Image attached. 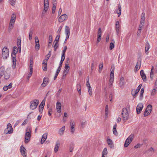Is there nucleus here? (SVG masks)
I'll use <instances>...</instances> for the list:
<instances>
[{
    "label": "nucleus",
    "mask_w": 157,
    "mask_h": 157,
    "mask_svg": "<svg viewBox=\"0 0 157 157\" xmlns=\"http://www.w3.org/2000/svg\"><path fill=\"white\" fill-rule=\"evenodd\" d=\"M2 55L3 58L6 59L9 57V52L6 53L5 52H2Z\"/></svg>",
    "instance_id": "20"
},
{
    "label": "nucleus",
    "mask_w": 157,
    "mask_h": 157,
    "mask_svg": "<svg viewBox=\"0 0 157 157\" xmlns=\"http://www.w3.org/2000/svg\"><path fill=\"white\" fill-rule=\"evenodd\" d=\"M69 65H67H67H65L64 70H66L69 71Z\"/></svg>",
    "instance_id": "63"
},
{
    "label": "nucleus",
    "mask_w": 157,
    "mask_h": 157,
    "mask_svg": "<svg viewBox=\"0 0 157 157\" xmlns=\"http://www.w3.org/2000/svg\"><path fill=\"white\" fill-rule=\"evenodd\" d=\"M74 148V145L73 144H71L70 145V151L72 152Z\"/></svg>",
    "instance_id": "42"
},
{
    "label": "nucleus",
    "mask_w": 157,
    "mask_h": 157,
    "mask_svg": "<svg viewBox=\"0 0 157 157\" xmlns=\"http://www.w3.org/2000/svg\"><path fill=\"white\" fill-rule=\"evenodd\" d=\"M44 108V106L40 105L39 107V112H41L43 110Z\"/></svg>",
    "instance_id": "50"
},
{
    "label": "nucleus",
    "mask_w": 157,
    "mask_h": 157,
    "mask_svg": "<svg viewBox=\"0 0 157 157\" xmlns=\"http://www.w3.org/2000/svg\"><path fill=\"white\" fill-rule=\"evenodd\" d=\"M65 33H70V29L68 26H65Z\"/></svg>",
    "instance_id": "32"
},
{
    "label": "nucleus",
    "mask_w": 157,
    "mask_h": 157,
    "mask_svg": "<svg viewBox=\"0 0 157 157\" xmlns=\"http://www.w3.org/2000/svg\"><path fill=\"white\" fill-rule=\"evenodd\" d=\"M75 124V122L74 121L71 120L70 123V125L71 127H74Z\"/></svg>",
    "instance_id": "45"
},
{
    "label": "nucleus",
    "mask_w": 157,
    "mask_h": 157,
    "mask_svg": "<svg viewBox=\"0 0 157 157\" xmlns=\"http://www.w3.org/2000/svg\"><path fill=\"white\" fill-rule=\"evenodd\" d=\"M44 5L49 6L48 0H44Z\"/></svg>",
    "instance_id": "62"
},
{
    "label": "nucleus",
    "mask_w": 157,
    "mask_h": 157,
    "mask_svg": "<svg viewBox=\"0 0 157 157\" xmlns=\"http://www.w3.org/2000/svg\"><path fill=\"white\" fill-rule=\"evenodd\" d=\"M10 88V84L8 86H4L3 87V89L5 91L7 90L8 89Z\"/></svg>",
    "instance_id": "43"
},
{
    "label": "nucleus",
    "mask_w": 157,
    "mask_h": 157,
    "mask_svg": "<svg viewBox=\"0 0 157 157\" xmlns=\"http://www.w3.org/2000/svg\"><path fill=\"white\" fill-rule=\"evenodd\" d=\"M116 128H117V124H116L114 125V126L113 127V134L117 136L118 135V133L117 131Z\"/></svg>",
    "instance_id": "22"
},
{
    "label": "nucleus",
    "mask_w": 157,
    "mask_h": 157,
    "mask_svg": "<svg viewBox=\"0 0 157 157\" xmlns=\"http://www.w3.org/2000/svg\"><path fill=\"white\" fill-rule=\"evenodd\" d=\"M143 108V105L142 103H139L136 107V112L137 114H139L142 110Z\"/></svg>",
    "instance_id": "7"
},
{
    "label": "nucleus",
    "mask_w": 157,
    "mask_h": 157,
    "mask_svg": "<svg viewBox=\"0 0 157 157\" xmlns=\"http://www.w3.org/2000/svg\"><path fill=\"white\" fill-rule=\"evenodd\" d=\"M149 48V43L148 42L147 43L145 47V51L147 52V51Z\"/></svg>",
    "instance_id": "35"
},
{
    "label": "nucleus",
    "mask_w": 157,
    "mask_h": 157,
    "mask_svg": "<svg viewBox=\"0 0 157 157\" xmlns=\"http://www.w3.org/2000/svg\"><path fill=\"white\" fill-rule=\"evenodd\" d=\"M16 15L13 13L12 15L10 18V23H14L16 20Z\"/></svg>",
    "instance_id": "14"
},
{
    "label": "nucleus",
    "mask_w": 157,
    "mask_h": 157,
    "mask_svg": "<svg viewBox=\"0 0 157 157\" xmlns=\"http://www.w3.org/2000/svg\"><path fill=\"white\" fill-rule=\"evenodd\" d=\"M7 127V128L5 129L4 131V133L6 134L10 133V129H9V127H10V123L8 124Z\"/></svg>",
    "instance_id": "21"
},
{
    "label": "nucleus",
    "mask_w": 157,
    "mask_h": 157,
    "mask_svg": "<svg viewBox=\"0 0 157 157\" xmlns=\"http://www.w3.org/2000/svg\"><path fill=\"white\" fill-rule=\"evenodd\" d=\"M26 132L25 135V143H28L30 140L31 137V131L29 128L26 129Z\"/></svg>",
    "instance_id": "3"
},
{
    "label": "nucleus",
    "mask_w": 157,
    "mask_h": 157,
    "mask_svg": "<svg viewBox=\"0 0 157 157\" xmlns=\"http://www.w3.org/2000/svg\"><path fill=\"white\" fill-rule=\"evenodd\" d=\"M9 49H7L6 47H4L3 48L2 50V52H5L6 53L9 52Z\"/></svg>",
    "instance_id": "37"
},
{
    "label": "nucleus",
    "mask_w": 157,
    "mask_h": 157,
    "mask_svg": "<svg viewBox=\"0 0 157 157\" xmlns=\"http://www.w3.org/2000/svg\"><path fill=\"white\" fill-rule=\"evenodd\" d=\"M119 84L121 87L122 88L123 87L124 84V80L123 77H121Z\"/></svg>",
    "instance_id": "11"
},
{
    "label": "nucleus",
    "mask_w": 157,
    "mask_h": 157,
    "mask_svg": "<svg viewBox=\"0 0 157 157\" xmlns=\"http://www.w3.org/2000/svg\"><path fill=\"white\" fill-rule=\"evenodd\" d=\"M142 27L141 26L139 25L138 31L137 33V35H140V34L141 32L142 29Z\"/></svg>",
    "instance_id": "33"
},
{
    "label": "nucleus",
    "mask_w": 157,
    "mask_h": 157,
    "mask_svg": "<svg viewBox=\"0 0 157 157\" xmlns=\"http://www.w3.org/2000/svg\"><path fill=\"white\" fill-rule=\"evenodd\" d=\"M21 39H17V45L18 46H21Z\"/></svg>",
    "instance_id": "44"
},
{
    "label": "nucleus",
    "mask_w": 157,
    "mask_h": 157,
    "mask_svg": "<svg viewBox=\"0 0 157 157\" xmlns=\"http://www.w3.org/2000/svg\"><path fill=\"white\" fill-rule=\"evenodd\" d=\"M152 106L151 105H149L147 107L146 109L148 110L150 113L152 110Z\"/></svg>",
    "instance_id": "30"
},
{
    "label": "nucleus",
    "mask_w": 157,
    "mask_h": 157,
    "mask_svg": "<svg viewBox=\"0 0 157 157\" xmlns=\"http://www.w3.org/2000/svg\"><path fill=\"white\" fill-rule=\"evenodd\" d=\"M88 92L90 96H91L92 95V89L91 87V88H88Z\"/></svg>",
    "instance_id": "49"
},
{
    "label": "nucleus",
    "mask_w": 157,
    "mask_h": 157,
    "mask_svg": "<svg viewBox=\"0 0 157 157\" xmlns=\"http://www.w3.org/2000/svg\"><path fill=\"white\" fill-rule=\"evenodd\" d=\"M114 47V44L113 43H111L110 44L109 48L110 50L112 49Z\"/></svg>",
    "instance_id": "46"
},
{
    "label": "nucleus",
    "mask_w": 157,
    "mask_h": 157,
    "mask_svg": "<svg viewBox=\"0 0 157 157\" xmlns=\"http://www.w3.org/2000/svg\"><path fill=\"white\" fill-rule=\"evenodd\" d=\"M60 146V144L59 142H56V144L54 148V151L55 152H56L58 150L59 147Z\"/></svg>",
    "instance_id": "19"
},
{
    "label": "nucleus",
    "mask_w": 157,
    "mask_h": 157,
    "mask_svg": "<svg viewBox=\"0 0 157 157\" xmlns=\"http://www.w3.org/2000/svg\"><path fill=\"white\" fill-rule=\"evenodd\" d=\"M114 73L113 72L111 73L110 76V79H114Z\"/></svg>",
    "instance_id": "54"
},
{
    "label": "nucleus",
    "mask_w": 157,
    "mask_h": 157,
    "mask_svg": "<svg viewBox=\"0 0 157 157\" xmlns=\"http://www.w3.org/2000/svg\"><path fill=\"white\" fill-rule=\"evenodd\" d=\"M68 18L66 14L62 15L59 19V21L60 22H62L65 20H66Z\"/></svg>",
    "instance_id": "6"
},
{
    "label": "nucleus",
    "mask_w": 157,
    "mask_h": 157,
    "mask_svg": "<svg viewBox=\"0 0 157 157\" xmlns=\"http://www.w3.org/2000/svg\"><path fill=\"white\" fill-rule=\"evenodd\" d=\"M113 81L114 79H109V84L110 87L112 86Z\"/></svg>",
    "instance_id": "39"
},
{
    "label": "nucleus",
    "mask_w": 157,
    "mask_h": 157,
    "mask_svg": "<svg viewBox=\"0 0 157 157\" xmlns=\"http://www.w3.org/2000/svg\"><path fill=\"white\" fill-rule=\"evenodd\" d=\"M48 82L49 79L47 78H44L43 79V82L41 84V86L43 87H45L47 84Z\"/></svg>",
    "instance_id": "10"
},
{
    "label": "nucleus",
    "mask_w": 157,
    "mask_h": 157,
    "mask_svg": "<svg viewBox=\"0 0 157 157\" xmlns=\"http://www.w3.org/2000/svg\"><path fill=\"white\" fill-rule=\"evenodd\" d=\"M70 129L71 133L72 134H73L75 131V127H71Z\"/></svg>",
    "instance_id": "51"
},
{
    "label": "nucleus",
    "mask_w": 157,
    "mask_h": 157,
    "mask_svg": "<svg viewBox=\"0 0 157 157\" xmlns=\"http://www.w3.org/2000/svg\"><path fill=\"white\" fill-rule=\"evenodd\" d=\"M60 37V35H58L56 36V39H55V40L56 41V42H57V43H58Z\"/></svg>",
    "instance_id": "60"
},
{
    "label": "nucleus",
    "mask_w": 157,
    "mask_h": 157,
    "mask_svg": "<svg viewBox=\"0 0 157 157\" xmlns=\"http://www.w3.org/2000/svg\"><path fill=\"white\" fill-rule=\"evenodd\" d=\"M52 41V37L51 35H49V43L51 44Z\"/></svg>",
    "instance_id": "38"
},
{
    "label": "nucleus",
    "mask_w": 157,
    "mask_h": 157,
    "mask_svg": "<svg viewBox=\"0 0 157 157\" xmlns=\"http://www.w3.org/2000/svg\"><path fill=\"white\" fill-rule=\"evenodd\" d=\"M35 44H36V45L35 46V49L36 50H39V48H40V47L39 43V42H37V43H36Z\"/></svg>",
    "instance_id": "36"
},
{
    "label": "nucleus",
    "mask_w": 157,
    "mask_h": 157,
    "mask_svg": "<svg viewBox=\"0 0 157 157\" xmlns=\"http://www.w3.org/2000/svg\"><path fill=\"white\" fill-rule=\"evenodd\" d=\"M81 85L80 83H78L77 85V88L78 91H80L81 90Z\"/></svg>",
    "instance_id": "47"
},
{
    "label": "nucleus",
    "mask_w": 157,
    "mask_h": 157,
    "mask_svg": "<svg viewBox=\"0 0 157 157\" xmlns=\"http://www.w3.org/2000/svg\"><path fill=\"white\" fill-rule=\"evenodd\" d=\"M150 114V112L148 111V110L147 109H145L144 115V117H146Z\"/></svg>",
    "instance_id": "31"
},
{
    "label": "nucleus",
    "mask_w": 157,
    "mask_h": 157,
    "mask_svg": "<svg viewBox=\"0 0 157 157\" xmlns=\"http://www.w3.org/2000/svg\"><path fill=\"white\" fill-rule=\"evenodd\" d=\"M47 136V133H45L42 136V138L41 141V143L42 144L46 140Z\"/></svg>",
    "instance_id": "16"
},
{
    "label": "nucleus",
    "mask_w": 157,
    "mask_h": 157,
    "mask_svg": "<svg viewBox=\"0 0 157 157\" xmlns=\"http://www.w3.org/2000/svg\"><path fill=\"white\" fill-rule=\"evenodd\" d=\"M4 73V69L3 67L0 68V78L3 75Z\"/></svg>",
    "instance_id": "24"
},
{
    "label": "nucleus",
    "mask_w": 157,
    "mask_h": 157,
    "mask_svg": "<svg viewBox=\"0 0 157 157\" xmlns=\"http://www.w3.org/2000/svg\"><path fill=\"white\" fill-rule=\"evenodd\" d=\"M145 13H143L141 14V20H145Z\"/></svg>",
    "instance_id": "53"
},
{
    "label": "nucleus",
    "mask_w": 157,
    "mask_h": 157,
    "mask_svg": "<svg viewBox=\"0 0 157 157\" xmlns=\"http://www.w3.org/2000/svg\"><path fill=\"white\" fill-rule=\"evenodd\" d=\"M107 153L108 152L107 148H104L102 151V154L104 155H107Z\"/></svg>",
    "instance_id": "41"
},
{
    "label": "nucleus",
    "mask_w": 157,
    "mask_h": 157,
    "mask_svg": "<svg viewBox=\"0 0 157 157\" xmlns=\"http://www.w3.org/2000/svg\"><path fill=\"white\" fill-rule=\"evenodd\" d=\"M33 72V71H30V72L28 74L27 76V78L29 79V78L31 76Z\"/></svg>",
    "instance_id": "58"
},
{
    "label": "nucleus",
    "mask_w": 157,
    "mask_h": 157,
    "mask_svg": "<svg viewBox=\"0 0 157 157\" xmlns=\"http://www.w3.org/2000/svg\"><path fill=\"white\" fill-rule=\"evenodd\" d=\"M58 43L57 42H56L55 43L54 46V50L56 51V50L57 48L58 47V45L57 44Z\"/></svg>",
    "instance_id": "52"
},
{
    "label": "nucleus",
    "mask_w": 157,
    "mask_h": 157,
    "mask_svg": "<svg viewBox=\"0 0 157 157\" xmlns=\"http://www.w3.org/2000/svg\"><path fill=\"white\" fill-rule=\"evenodd\" d=\"M107 142L108 145L111 148H112L114 147L113 142L111 139H107Z\"/></svg>",
    "instance_id": "13"
},
{
    "label": "nucleus",
    "mask_w": 157,
    "mask_h": 157,
    "mask_svg": "<svg viewBox=\"0 0 157 157\" xmlns=\"http://www.w3.org/2000/svg\"><path fill=\"white\" fill-rule=\"evenodd\" d=\"M101 28L98 29V38H101Z\"/></svg>",
    "instance_id": "25"
},
{
    "label": "nucleus",
    "mask_w": 157,
    "mask_h": 157,
    "mask_svg": "<svg viewBox=\"0 0 157 157\" xmlns=\"http://www.w3.org/2000/svg\"><path fill=\"white\" fill-rule=\"evenodd\" d=\"M49 6L44 5V10L42 12V14H44L48 9Z\"/></svg>",
    "instance_id": "27"
},
{
    "label": "nucleus",
    "mask_w": 157,
    "mask_h": 157,
    "mask_svg": "<svg viewBox=\"0 0 157 157\" xmlns=\"http://www.w3.org/2000/svg\"><path fill=\"white\" fill-rule=\"evenodd\" d=\"M26 150V149L22 146H21L20 147V151L22 155L24 157H25L26 155L25 152Z\"/></svg>",
    "instance_id": "8"
},
{
    "label": "nucleus",
    "mask_w": 157,
    "mask_h": 157,
    "mask_svg": "<svg viewBox=\"0 0 157 157\" xmlns=\"http://www.w3.org/2000/svg\"><path fill=\"white\" fill-rule=\"evenodd\" d=\"M144 92V89L142 88L140 90V99H141L143 97Z\"/></svg>",
    "instance_id": "34"
},
{
    "label": "nucleus",
    "mask_w": 157,
    "mask_h": 157,
    "mask_svg": "<svg viewBox=\"0 0 157 157\" xmlns=\"http://www.w3.org/2000/svg\"><path fill=\"white\" fill-rule=\"evenodd\" d=\"M61 104L59 102H57L56 104V108L57 112L60 113L61 112Z\"/></svg>",
    "instance_id": "9"
},
{
    "label": "nucleus",
    "mask_w": 157,
    "mask_h": 157,
    "mask_svg": "<svg viewBox=\"0 0 157 157\" xmlns=\"http://www.w3.org/2000/svg\"><path fill=\"white\" fill-rule=\"evenodd\" d=\"M138 91L136 90L133 89L132 91V94L133 96H135L138 93Z\"/></svg>",
    "instance_id": "26"
},
{
    "label": "nucleus",
    "mask_w": 157,
    "mask_h": 157,
    "mask_svg": "<svg viewBox=\"0 0 157 157\" xmlns=\"http://www.w3.org/2000/svg\"><path fill=\"white\" fill-rule=\"evenodd\" d=\"M140 74L144 82L146 81V77L145 74L144 73V71L143 70H142L140 71Z\"/></svg>",
    "instance_id": "12"
},
{
    "label": "nucleus",
    "mask_w": 157,
    "mask_h": 157,
    "mask_svg": "<svg viewBox=\"0 0 157 157\" xmlns=\"http://www.w3.org/2000/svg\"><path fill=\"white\" fill-rule=\"evenodd\" d=\"M4 78L6 79H8L10 78V75H8L7 73H6L4 75Z\"/></svg>",
    "instance_id": "59"
},
{
    "label": "nucleus",
    "mask_w": 157,
    "mask_h": 157,
    "mask_svg": "<svg viewBox=\"0 0 157 157\" xmlns=\"http://www.w3.org/2000/svg\"><path fill=\"white\" fill-rule=\"evenodd\" d=\"M39 103L38 100L35 99L30 102V108L33 110L35 109L37 107Z\"/></svg>",
    "instance_id": "4"
},
{
    "label": "nucleus",
    "mask_w": 157,
    "mask_h": 157,
    "mask_svg": "<svg viewBox=\"0 0 157 157\" xmlns=\"http://www.w3.org/2000/svg\"><path fill=\"white\" fill-rule=\"evenodd\" d=\"M68 71L66 70H64L63 72V77L64 76H66V75L67 74L68 72Z\"/></svg>",
    "instance_id": "57"
},
{
    "label": "nucleus",
    "mask_w": 157,
    "mask_h": 157,
    "mask_svg": "<svg viewBox=\"0 0 157 157\" xmlns=\"http://www.w3.org/2000/svg\"><path fill=\"white\" fill-rule=\"evenodd\" d=\"M16 0H10V4L12 6H14L15 4Z\"/></svg>",
    "instance_id": "55"
},
{
    "label": "nucleus",
    "mask_w": 157,
    "mask_h": 157,
    "mask_svg": "<svg viewBox=\"0 0 157 157\" xmlns=\"http://www.w3.org/2000/svg\"><path fill=\"white\" fill-rule=\"evenodd\" d=\"M18 52V48L17 47L15 46L13 47V50L11 53V57L12 59L13 65L12 68L13 69L15 68L16 65V55Z\"/></svg>",
    "instance_id": "1"
},
{
    "label": "nucleus",
    "mask_w": 157,
    "mask_h": 157,
    "mask_svg": "<svg viewBox=\"0 0 157 157\" xmlns=\"http://www.w3.org/2000/svg\"><path fill=\"white\" fill-rule=\"evenodd\" d=\"M65 56H62L61 59L60 60V62L59 63V66H60V67L62 66V63H63V61H64V60L65 59Z\"/></svg>",
    "instance_id": "28"
},
{
    "label": "nucleus",
    "mask_w": 157,
    "mask_h": 157,
    "mask_svg": "<svg viewBox=\"0 0 157 157\" xmlns=\"http://www.w3.org/2000/svg\"><path fill=\"white\" fill-rule=\"evenodd\" d=\"M47 64H44L43 66V69L44 71H46L47 69Z\"/></svg>",
    "instance_id": "61"
},
{
    "label": "nucleus",
    "mask_w": 157,
    "mask_h": 157,
    "mask_svg": "<svg viewBox=\"0 0 157 157\" xmlns=\"http://www.w3.org/2000/svg\"><path fill=\"white\" fill-rule=\"evenodd\" d=\"M67 49V47L66 46H65L64 47V49L63 51V52H62V56H65V52H66V51Z\"/></svg>",
    "instance_id": "40"
},
{
    "label": "nucleus",
    "mask_w": 157,
    "mask_h": 157,
    "mask_svg": "<svg viewBox=\"0 0 157 157\" xmlns=\"http://www.w3.org/2000/svg\"><path fill=\"white\" fill-rule=\"evenodd\" d=\"M56 6L55 5H53L52 10V13H54L55 12V10L56 9Z\"/></svg>",
    "instance_id": "56"
},
{
    "label": "nucleus",
    "mask_w": 157,
    "mask_h": 157,
    "mask_svg": "<svg viewBox=\"0 0 157 157\" xmlns=\"http://www.w3.org/2000/svg\"><path fill=\"white\" fill-rule=\"evenodd\" d=\"M45 103V100L44 99L41 102V103L40 105L44 107Z\"/></svg>",
    "instance_id": "64"
},
{
    "label": "nucleus",
    "mask_w": 157,
    "mask_h": 157,
    "mask_svg": "<svg viewBox=\"0 0 157 157\" xmlns=\"http://www.w3.org/2000/svg\"><path fill=\"white\" fill-rule=\"evenodd\" d=\"M121 114L123 121L124 122L126 121L128 118V114L127 108H124L123 109Z\"/></svg>",
    "instance_id": "2"
},
{
    "label": "nucleus",
    "mask_w": 157,
    "mask_h": 157,
    "mask_svg": "<svg viewBox=\"0 0 157 157\" xmlns=\"http://www.w3.org/2000/svg\"><path fill=\"white\" fill-rule=\"evenodd\" d=\"M65 129V126H63L61 128H60L58 132V133L61 136L63 135V134L64 131Z\"/></svg>",
    "instance_id": "18"
},
{
    "label": "nucleus",
    "mask_w": 157,
    "mask_h": 157,
    "mask_svg": "<svg viewBox=\"0 0 157 157\" xmlns=\"http://www.w3.org/2000/svg\"><path fill=\"white\" fill-rule=\"evenodd\" d=\"M134 138V135L131 134L129 136L126 140L124 146V147H127L132 141Z\"/></svg>",
    "instance_id": "5"
},
{
    "label": "nucleus",
    "mask_w": 157,
    "mask_h": 157,
    "mask_svg": "<svg viewBox=\"0 0 157 157\" xmlns=\"http://www.w3.org/2000/svg\"><path fill=\"white\" fill-rule=\"evenodd\" d=\"M117 13L118 14V17L120 16L121 13V6L120 4L118 6V9L116 10Z\"/></svg>",
    "instance_id": "15"
},
{
    "label": "nucleus",
    "mask_w": 157,
    "mask_h": 157,
    "mask_svg": "<svg viewBox=\"0 0 157 157\" xmlns=\"http://www.w3.org/2000/svg\"><path fill=\"white\" fill-rule=\"evenodd\" d=\"M141 65V61H140L139 63L137 62L135 67V69L136 70H138L140 68Z\"/></svg>",
    "instance_id": "23"
},
{
    "label": "nucleus",
    "mask_w": 157,
    "mask_h": 157,
    "mask_svg": "<svg viewBox=\"0 0 157 157\" xmlns=\"http://www.w3.org/2000/svg\"><path fill=\"white\" fill-rule=\"evenodd\" d=\"M103 67V63H101L99 65V71L100 73L101 72Z\"/></svg>",
    "instance_id": "29"
},
{
    "label": "nucleus",
    "mask_w": 157,
    "mask_h": 157,
    "mask_svg": "<svg viewBox=\"0 0 157 157\" xmlns=\"http://www.w3.org/2000/svg\"><path fill=\"white\" fill-rule=\"evenodd\" d=\"M157 91V85L155 84L154 89L152 90L151 92V95H155Z\"/></svg>",
    "instance_id": "17"
},
{
    "label": "nucleus",
    "mask_w": 157,
    "mask_h": 157,
    "mask_svg": "<svg viewBox=\"0 0 157 157\" xmlns=\"http://www.w3.org/2000/svg\"><path fill=\"white\" fill-rule=\"evenodd\" d=\"M144 21L145 20H141L139 25L143 27L144 24Z\"/></svg>",
    "instance_id": "48"
}]
</instances>
